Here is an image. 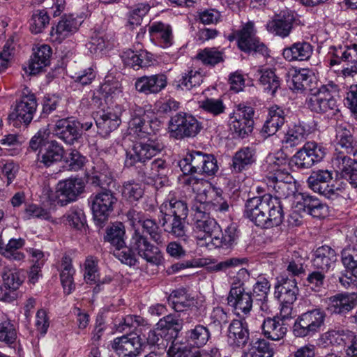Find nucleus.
I'll list each match as a JSON object with an SVG mask.
<instances>
[{"instance_id":"f257e3e1","label":"nucleus","mask_w":357,"mask_h":357,"mask_svg":"<svg viewBox=\"0 0 357 357\" xmlns=\"http://www.w3.org/2000/svg\"><path fill=\"white\" fill-rule=\"evenodd\" d=\"M134 251L151 265L158 266L163 259L160 249L152 244L139 229L134 231L130 240L129 247L126 245L116 247L113 251V255L121 263L132 266L137 262Z\"/></svg>"},{"instance_id":"f03ea898","label":"nucleus","mask_w":357,"mask_h":357,"mask_svg":"<svg viewBox=\"0 0 357 357\" xmlns=\"http://www.w3.org/2000/svg\"><path fill=\"white\" fill-rule=\"evenodd\" d=\"M204 207L203 204H197L192 206V234L198 245L211 249L216 234L220 235V226L205 211Z\"/></svg>"},{"instance_id":"7ed1b4c3","label":"nucleus","mask_w":357,"mask_h":357,"mask_svg":"<svg viewBox=\"0 0 357 357\" xmlns=\"http://www.w3.org/2000/svg\"><path fill=\"white\" fill-rule=\"evenodd\" d=\"M138 139L131 149L126 152L125 160L127 167H136L137 171L146 166V162L164 148L162 143L154 135Z\"/></svg>"},{"instance_id":"20e7f679","label":"nucleus","mask_w":357,"mask_h":357,"mask_svg":"<svg viewBox=\"0 0 357 357\" xmlns=\"http://www.w3.org/2000/svg\"><path fill=\"white\" fill-rule=\"evenodd\" d=\"M337 92V86L334 84L321 85L307 100L308 108L314 112L334 115L339 111L334 94Z\"/></svg>"},{"instance_id":"39448f33","label":"nucleus","mask_w":357,"mask_h":357,"mask_svg":"<svg viewBox=\"0 0 357 357\" xmlns=\"http://www.w3.org/2000/svg\"><path fill=\"white\" fill-rule=\"evenodd\" d=\"M117 201L116 194L110 190H102L91 196L89 202L93 219L97 225L100 227L105 225L113 212Z\"/></svg>"},{"instance_id":"423d86ee","label":"nucleus","mask_w":357,"mask_h":357,"mask_svg":"<svg viewBox=\"0 0 357 357\" xmlns=\"http://www.w3.org/2000/svg\"><path fill=\"white\" fill-rule=\"evenodd\" d=\"M38 107L36 98L28 87L22 91L20 99L16 101L14 110L9 114V120L13 126L24 123L27 126L32 121Z\"/></svg>"},{"instance_id":"0eeeda50","label":"nucleus","mask_w":357,"mask_h":357,"mask_svg":"<svg viewBox=\"0 0 357 357\" xmlns=\"http://www.w3.org/2000/svg\"><path fill=\"white\" fill-rule=\"evenodd\" d=\"M328 56L330 59V65L335 66L341 62L347 63L342 73L344 76L354 77L357 74V45H338L330 47Z\"/></svg>"},{"instance_id":"6e6552de","label":"nucleus","mask_w":357,"mask_h":357,"mask_svg":"<svg viewBox=\"0 0 357 357\" xmlns=\"http://www.w3.org/2000/svg\"><path fill=\"white\" fill-rule=\"evenodd\" d=\"M325 317V312L319 308L301 314L294 324V334L299 337L312 336L320 331L324 324Z\"/></svg>"},{"instance_id":"1a4fd4ad","label":"nucleus","mask_w":357,"mask_h":357,"mask_svg":"<svg viewBox=\"0 0 357 357\" xmlns=\"http://www.w3.org/2000/svg\"><path fill=\"white\" fill-rule=\"evenodd\" d=\"M202 128V124L197 119L186 112L177 113L169 122L171 137L178 139L195 137Z\"/></svg>"},{"instance_id":"9d476101","label":"nucleus","mask_w":357,"mask_h":357,"mask_svg":"<svg viewBox=\"0 0 357 357\" xmlns=\"http://www.w3.org/2000/svg\"><path fill=\"white\" fill-rule=\"evenodd\" d=\"M333 172L328 169L312 171L307 180L308 188L326 198L337 197L342 189L330 184L333 180Z\"/></svg>"},{"instance_id":"9b49d317","label":"nucleus","mask_w":357,"mask_h":357,"mask_svg":"<svg viewBox=\"0 0 357 357\" xmlns=\"http://www.w3.org/2000/svg\"><path fill=\"white\" fill-rule=\"evenodd\" d=\"M326 149L315 142H307L291 158V165L299 169H309L321 162L326 155Z\"/></svg>"},{"instance_id":"f8f14e48","label":"nucleus","mask_w":357,"mask_h":357,"mask_svg":"<svg viewBox=\"0 0 357 357\" xmlns=\"http://www.w3.org/2000/svg\"><path fill=\"white\" fill-rule=\"evenodd\" d=\"M84 189V183L82 178H70L58 183L56 191L50 195V199L61 206H66L76 200Z\"/></svg>"},{"instance_id":"ddd939ff","label":"nucleus","mask_w":357,"mask_h":357,"mask_svg":"<svg viewBox=\"0 0 357 357\" xmlns=\"http://www.w3.org/2000/svg\"><path fill=\"white\" fill-rule=\"evenodd\" d=\"M126 217L135 230L137 229V226L140 225L143 231L149 234L150 238L158 245L164 243L162 229L155 220L149 218L144 212L135 209L129 210L126 213Z\"/></svg>"},{"instance_id":"4468645a","label":"nucleus","mask_w":357,"mask_h":357,"mask_svg":"<svg viewBox=\"0 0 357 357\" xmlns=\"http://www.w3.org/2000/svg\"><path fill=\"white\" fill-rule=\"evenodd\" d=\"M253 116L252 107L239 105L230 116L231 130L234 131L238 137L245 138L252 131Z\"/></svg>"},{"instance_id":"2eb2a0df","label":"nucleus","mask_w":357,"mask_h":357,"mask_svg":"<svg viewBox=\"0 0 357 357\" xmlns=\"http://www.w3.org/2000/svg\"><path fill=\"white\" fill-rule=\"evenodd\" d=\"M236 36L238 46L242 51L245 52H253L264 56L268 54L267 47L256 36L253 22H248L245 24L242 29L236 32Z\"/></svg>"},{"instance_id":"dca6fc26","label":"nucleus","mask_w":357,"mask_h":357,"mask_svg":"<svg viewBox=\"0 0 357 357\" xmlns=\"http://www.w3.org/2000/svg\"><path fill=\"white\" fill-rule=\"evenodd\" d=\"M332 165L340 172L342 178L347 180L354 188H357V159H352L345 155L344 151H340L333 154Z\"/></svg>"},{"instance_id":"f3484780","label":"nucleus","mask_w":357,"mask_h":357,"mask_svg":"<svg viewBox=\"0 0 357 357\" xmlns=\"http://www.w3.org/2000/svg\"><path fill=\"white\" fill-rule=\"evenodd\" d=\"M79 121L72 119H63L56 121L54 135L68 144H74L82 137Z\"/></svg>"},{"instance_id":"a211bd4d","label":"nucleus","mask_w":357,"mask_h":357,"mask_svg":"<svg viewBox=\"0 0 357 357\" xmlns=\"http://www.w3.org/2000/svg\"><path fill=\"white\" fill-rule=\"evenodd\" d=\"M275 172L267 174L266 181L268 188H272L275 192L274 197L280 200L282 197H287L289 194V185L293 181L292 176L288 172L273 169Z\"/></svg>"},{"instance_id":"6ab92c4d","label":"nucleus","mask_w":357,"mask_h":357,"mask_svg":"<svg viewBox=\"0 0 357 357\" xmlns=\"http://www.w3.org/2000/svg\"><path fill=\"white\" fill-rule=\"evenodd\" d=\"M295 21L294 13L290 10H282L266 24L268 32L281 38L287 37L291 31Z\"/></svg>"},{"instance_id":"aec40b11","label":"nucleus","mask_w":357,"mask_h":357,"mask_svg":"<svg viewBox=\"0 0 357 357\" xmlns=\"http://www.w3.org/2000/svg\"><path fill=\"white\" fill-rule=\"evenodd\" d=\"M95 119L98 132L103 137L108 136L117 129L121 122L117 107L97 113Z\"/></svg>"},{"instance_id":"412c9836","label":"nucleus","mask_w":357,"mask_h":357,"mask_svg":"<svg viewBox=\"0 0 357 357\" xmlns=\"http://www.w3.org/2000/svg\"><path fill=\"white\" fill-rule=\"evenodd\" d=\"M270 194L263 196L254 197L247 200L245 205V215L249 218L255 225L260 227L266 220L264 211L268 206L267 200Z\"/></svg>"},{"instance_id":"4be33fe9","label":"nucleus","mask_w":357,"mask_h":357,"mask_svg":"<svg viewBox=\"0 0 357 357\" xmlns=\"http://www.w3.org/2000/svg\"><path fill=\"white\" fill-rule=\"evenodd\" d=\"M64 153L63 147L56 140L47 142L40 149L37 162L39 167L48 168L61 161Z\"/></svg>"},{"instance_id":"5701e85b","label":"nucleus","mask_w":357,"mask_h":357,"mask_svg":"<svg viewBox=\"0 0 357 357\" xmlns=\"http://www.w3.org/2000/svg\"><path fill=\"white\" fill-rule=\"evenodd\" d=\"M295 208L314 218H324L328 213V206L318 198L305 194H301L297 197Z\"/></svg>"},{"instance_id":"b1692460","label":"nucleus","mask_w":357,"mask_h":357,"mask_svg":"<svg viewBox=\"0 0 357 357\" xmlns=\"http://www.w3.org/2000/svg\"><path fill=\"white\" fill-rule=\"evenodd\" d=\"M227 301L228 304L233 307L238 314L240 312L244 314H249L254 302L251 294L245 292V289L241 284L231 288Z\"/></svg>"},{"instance_id":"393cba45","label":"nucleus","mask_w":357,"mask_h":357,"mask_svg":"<svg viewBox=\"0 0 357 357\" xmlns=\"http://www.w3.org/2000/svg\"><path fill=\"white\" fill-rule=\"evenodd\" d=\"M356 298L355 294H337L327 299L326 310L331 314H346L356 307L357 304Z\"/></svg>"},{"instance_id":"a878e982","label":"nucleus","mask_w":357,"mask_h":357,"mask_svg":"<svg viewBox=\"0 0 357 357\" xmlns=\"http://www.w3.org/2000/svg\"><path fill=\"white\" fill-rule=\"evenodd\" d=\"M167 173V164L165 160L158 158L154 160L147 167H143L137 170V178L139 181L149 183V180L156 181L161 179L160 183L167 181L166 175Z\"/></svg>"},{"instance_id":"bb28decb","label":"nucleus","mask_w":357,"mask_h":357,"mask_svg":"<svg viewBox=\"0 0 357 357\" xmlns=\"http://www.w3.org/2000/svg\"><path fill=\"white\" fill-rule=\"evenodd\" d=\"M285 112L278 105H273L268 109V116L261 130V134L264 138L275 135L285 122Z\"/></svg>"},{"instance_id":"cd10ccee","label":"nucleus","mask_w":357,"mask_h":357,"mask_svg":"<svg viewBox=\"0 0 357 357\" xmlns=\"http://www.w3.org/2000/svg\"><path fill=\"white\" fill-rule=\"evenodd\" d=\"M268 208L264 211L265 220L261 225V228H271L279 226L283 221L284 212L282 209V204L277 197H273L269 195L267 200Z\"/></svg>"},{"instance_id":"c85d7f7f","label":"nucleus","mask_w":357,"mask_h":357,"mask_svg":"<svg viewBox=\"0 0 357 357\" xmlns=\"http://www.w3.org/2000/svg\"><path fill=\"white\" fill-rule=\"evenodd\" d=\"M112 348L121 357L137 356L140 354L139 337H129L128 335L116 337L112 343Z\"/></svg>"},{"instance_id":"c756f323","label":"nucleus","mask_w":357,"mask_h":357,"mask_svg":"<svg viewBox=\"0 0 357 357\" xmlns=\"http://www.w3.org/2000/svg\"><path fill=\"white\" fill-rule=\"evenodd\" d=\"M209 154L200 151H192L179 161V167L184 174L197 173L204 174L206 160Z\"/></svg>"},{"instance_id":"7c9ffc66","label":"nucleus","mask_w":357,"mask_h":357,"mask_svg":"<svg viewBox=\"0 0 357 357\" xmlns=\"http://www.w3.org/2000/svg\"><path fill=\"white\" fill-rule=\"evenodd\" d=\"M337 259V257L335 250L328 245H323L314 251L312 264L314 269L328 272L333 268Z\"/></svg>"},{"instance_id":"2f4dec72","label":"nucleus","mask_w":357,"mask_h":357,"mask_svg":"<svg viewBox=\"0 0 357 357\" xmlns=\"http://www.w3.org/2000/svg\"><path fill=\"white\" fill-rule=\"evenodd\" d=\"M167 77L163 74L143 76L135 82L136 89L145 94L157 93L167 86Z\"/></svg>"},{"instance_id":"473e14b6","label":"nucleus","mask_w":357,"mask_h":357,"mask_svg":"<svg viewBox=\"0 0 357 357\" xmlns=\"http://www.w3.org/2000/svg\"><path fill=\"white\" fill-rule=\"evenodd\" d=\"M249 340L247 325L240 320H233L228 328L227 343L233 349L244 347Z\"/></svg>"},{"instance_id":"72a5a7b5","label":"nucleus","mask_w":357,"mask_h":357,"mask_svg":"<svg viewBox=\"0 0 357 357\" xmlns=\"http://www.w3.org/2000/svg\"><path fill=\"white\" fill-rule=\"evenodd\" d=\"M263 335L269 340L279 341L286 335L287 327L284 321L278 317L266 318L262 326Z\"/></svg>"},{"instance_id":"f704fd0d","label":"nucleus","mask_w":357,"mask_h":357,"mask_svg":"<svg viewBox=\"0 0 357 357\" xmlns=\"http://www.w3.org/2000/svg\"><path fill=\"white\" fill-rule=\"evenodd\" d=\"M291 83L293 90L309 91L310 95L318 88L314 75L307 69L295 72L292 75Z\"/></svg>"},{"instance_id":"c9c22d12","label":"nucleus","mask_w":357,"mask_h":357,"mask_svg":"<svg viewBox=\"0 0 357 357\" xmlns=\"http://www.w3.org/2000/svg\"><path fill=\"white\" fill-rule=\"evenodd\" d=\"M172 196L169 194L168 198L160 206V211L163 213V216L186 218L188 214L187 204Z\"/></svg>"},{"instance_id":"e433bc0d","label":"nucleus","mask_w":357,"mask_h":357,"mask_svg":"<svg viewBox=\"0 0 357 357\" xmlns=\"http://www.w3.org/2000/svg\"><path fill=\"white\" fill-rule=\"evenodd\" d=\"M0 272L3 280V285L6 289L14 291L22 284L24 276L16 268L6 266L0 259Z\"/></svg>"},{"instance_id":"4c0bfd02","label":"nucleus","mask_w":357,"mask_h":357,"mask_svg":"<svg viewBox=\"0 0 357 357\" xmlns=\"http://www.w3.org/2000/svg\"><path fill=\"white\" fill-rule=\"evenodd\" d=\"M255 149L243 147L235 153L232 158V169L236 173L241 172L256 161Z\"/></svg>"},{"instance_id":"58836bf2","label":"nucleus","mask_w":357,"mask_h":357,"mask_svg":"<svg viewBox=\"0 0 357 357\" xmlns=\"http://www.w3.org/2000/svg\"><path fill=\"white\" fill-rule=\"evenodd\" d=\"M312 54V46L307 42L295 43L289 47L283 50V56L286 60L305 61L310 59Z\"/></svg>"},{"instance_id":"ea45409f","label":"nucleus","mask_w":357,"mask_h":357,"mask_svg":"<svg viewBox=\"0 0 357 357\" xmlns=\"http://www.w3.org/2000/svg\"><path fill=\"white\" fill-rule=\"evenodd\" d=\"M52 50L47 45L39 47L33 53L29 63L30 74L36 75L50 63Z\"/></svg>"},{"instance_id":"a19ab883","label":"nucleus","mask_w":357,"mask_h":357,"mask_svg":"<svg viewBox=\"0 0 357 357\" xmlns=\"http://www.w3.org/2000/svg\"><path fill=\"white\" fill-rule=\"evenodd\" d=\"M167 300L169 304L176 312H183L194 304V298L185 288L172 291Z\"/></svg>"},{"instance_id":"79ce46f5","label":"nucleus","mask_w":357,"mask_h":357,"mask_svg":"<svg viewBox=\"0 0 357 357\" xmlns=\"http://www.w3.org/2000/svg\"><path fill=\"white\" fill-rule=\"evenodd\" d=\"M259 73L260 74L259 81L264 91L271 96H275L277 91L280 88L281 84V80L276 75L275 70L261 68Z\"/></svg>"},{"instance_id":"37998d69","label":"nucleus","mask_w":357,"mask_h":357,"mask_svg":"<svg viewBox=\"0 0 357 357\" xmlns=\"http://www.w3.org/2000/svg\"><path fill=\"white\" fill-rule=\"evenodd\" d=\"M185 337L191 346L200 348L206 344L211 337V333L207 327L198 324L186 332Z\"/></svg>"},{"instance_id":"c03bdc74","label":"nucleus","mask_w":357,"mask_h":357,"mask_svg":"<svg viewBox=\"0 0 357 357\" xmlns=\"http://www.w3.org/2000/svg\"><path fill=\"white\" fill-rule=\"evenodd\" d=\"M308 135V131L301 123L294 124L290 127L282 139L286 147H294L305 142Z\"/></svg>"},{"instance_id":"a18cd8bd","label":"nucleus","mask_w":357,"mask_h":357,"mask_svg":"<svg viewBox=\"0 0 357 357\" xmlns=\"http://www.w3.org/2000/svg\"><path fill=\"white\" fill-rule=\"evenodd\" d=\"M142 112H143L142 109L138 110V113L135 112L129 121L128 129L130 133L136 135L137 137H147L152 135L149 123L141 115Z\"/></svg>"},{"instance_id":"49530a36","label":"nucleus","mask_w":357,"mask_h":357,"mask_svg":"<svg viewBox=\"0 0 357 357\" xmlns=\"http://www.w3.org/2000/svg\"><path fill=\"white\" fill-rule=\"evenodd\" d=\"M185 220V218L163 216L162 227L164 228L165 231L175 237H183L185 236L186 232Z\"/></svg>"},{"instance_id":"de8ad7c7","label":"nucleus","mask_w":357,"mask_h":357,"mask_svg":"<svg viewBox=\"0 0 357 357\" xmlns=\"http://www.w3.org/2000/svg\"><path fill=\"white\" fill-rule=\"evenodd\" d=\"M24 244L25 241L24 238H10L5 245L2 256L10 261H23L25 255L20 250Z\"/></svg>"},{"instance_id":"09e8293b","label":"nucleus","mask_w":357,"mask_h":357,"mask_svg":"<svg viewBox=\"0 0 357 357\" xmlns=\"http://www.w3.org/2000/svg\"><path fill=\"white\" fill-rule=\"evenodd\" d=\"M238 238L237 229L234 225H229L220 235H217L213 240L212 246L215 248H229L235 243Z\"/></svg>"},{"instance_id":"8fccbe9b","label":"nucleus","mask_w":357,"mask_h":357,"mask_svg":"<svg viewBox=\"0 0 357 357\" xmlns=\"http://www.w3.org/2000/svg\"><path fill=\"white\" fill-rule=\"evenodd\" d=\"M274 349L264 339L257 340L250 348L244 351L241 357H273Z\"/></svg>"},{"instance_id":"3c124183","label":"nucleus","mask_w":357,"mask_h":357,"mask_svg":"<svg viewBox=\"0 0 357 357\" xmlns=\"http://www.w3.org/2000/svg\"><path fill=\"white\" fill-rule=\"evenodd\" d=\"M125 234L124 225L122 222H117L107 229L104 238L116 248L125 245Z\"/></svg>"},{"instance_id":"603ef678","label":"nucleus","mask_w":357,"mask_h":357,"mask_svg":"<svg viewBox=\"0 0 357 357\" xmlns=\"http://www.w3.org/2000/svg\"><path fill=\"white\" fill-rule=\"evenodd\" d=\"M349 128L345 126H340L337 128L336 138L337 140V144L345 150L344 154H354L356 149H354V141L351 132V126H348Z\"/></svg>"},{"instance_id":"864d4df0","label":"nucleus","mask_w":357,"mask_h":357,"mask_svg":"<svg viewBox=\"0 0 357 357\" xmlns=\"http://www.w3.org/2000/svg\"><path fill=\"white\" fill-rule=\"evenodd\" d=\"M156 326L160 327L167 335L171 331L169 338H173L176 337L178 332L181 331L183 322L176 316L169 314L160 319Z\"/></svg>"},{"instance_id":"5fc2aeb1","label":"nucleus","mask_w":357,"mask_h":357,"mask_svg":"<svg viewBox=\"0 0 357 357\" xmlns=\"http://www.w3.org/2000/svg\"><path fill=\"white\" fill-rule=\"evenodd\" d=\"M203 82V75L199 70L190 69L184 73L178 81V88L182 90H190L199 86Z\"/></svg>"},{"instance_id":"6e6d98bb","label":"nucleus","mask_w":357,"mask_h":357,"mask_svg":"<svg viewBox=\"0 0 357 357\" xmlns=\"http://www.w3.org/2000/svg\"><path fill=\"white\" fill-rule=\"evenodd\" d=\"M77 22L72 16H65L58 22L55 28L56 34L59 38H65L77 29Z\"/></svg>"},{"instance_id":"4d7b16f0","label":"nucleus","mask_w":357,"mask_h":357,"mask_svg":"<svg viewBox=\"0 0 357 357\" xmlns=\"http://www.w3.org/2000/svg\"><path fill=\"white\" fill-rule=\"evenodd\" d=\"M62 221L77 229H81L86 222L83 211L78 207H72L63 217Z\"/></svg>"},{"instance_id":"13d9d810","label":"nucleus","mask_w":357,"mask_h":357,"mask_svg":"<svg viewBox=\"0 0 357 357\" xmlns=\"http://www.w3.org/2000/svg\"><path fill=\"white\" fill-rule=\"evenodd\" d=\"M150 32L156 34L161 39L164 47L170 46L172 43V29L169 25L162 22H156L150 27Z\"/></svg>"},{"instance_id":"bf43d9fd","label":"nucleus","mask_w":357,"mask_h":357,"mask_svg":"<svg viewBox=\"0 0 357 357\" xmlns=\"http://www.w3.org/2000/svg\"><path fill=\"white\" fill-rule=\"evenodd\" d=\"M169 339L167 334L158 326L155 329L150 330L146 336L148 344L157 346L162 349H166Z\"/></svg>"},{"instance_id":"052dcab7","label":"nucleus","mask_w":357,"mask_h":357,"mask_svg":"<svg viewBox=\"0 0 357 357\" xmlns=\"http://www.w3.org/2000/svg\"><path fill=\"white\" fill-rule=\"evenodd\" d=\"M143 194L144 189L139 183L132 181L123 183L122 195L129 202L137 201L142 197Z\"/></svg>"},{"instance_id":"680f3d73","label":"nucleus","mask_w":357,"mask_h":357,"mask_svg":"<svg viewBox=\"0 0 357 357\" xmlns=\"http://www.w3.org/2000/svg\"><path fill=\"white\" fill-rule=\"evenodd\" d=\"M50 17L45 10H36L30 20V30L33 33H40L49 24Z\"/></svg>"},{"instance_id":"e2e57ef3","label":"nucleus","mask_w":357,"mask_h":357,"mask_svg":"<svg viewBox=\"0 0 357 357\" xmlns=\"http://www.w3.org/2000/svg\"><path fill=\"white\" fill-rule=\"evenodd\" d=\"M304 260L297 253L288 259L286 270L291 278L300 277L305 275Z\"/></svg>"},{"instance_id":"0e129e2a","label":"nucleus","mask_w":357,"mask_h":357,"mask_svg":"<svg viewBox=\"0 0 357 357\" xmlns=\"http://www.w3.org/2000/svg\"><path fill=\"white\" fill-rule=\"evenodd\" d=\"M197 58L203 63L214 66L223 61L222 53L215 48H206L200 51Z\"/></svg>"},{"instance_id":"69168bd1","label":"nucleus","mask_w":357,"mask_h":357,"mask_svg":"<svg viewBox=\"0 0 357 357\" xmlns=\"http://www.w3.org/2000/svg\"><path fill=\"white\" fill-rule=\"evenodd\" d=\"M326 273L322 270L315 269L308 274L305 285L315 291H320L324 288Z\"/></svg>"},{"instance_id":"338daca9","label":"nucleus","mask_w":357,"mask_h":357,"mask_svg":"<svg viewBox=\"0 0 357 357\" xmlns=\"http://www.w3.org/2000/svg\"><path fill=\"white\" fill-rule=\"evenodd\" d=\"M271 284L267 279L264 278H259L253 285L251 294L254 301H264V298L268 297Z\"/></svg>"},{"instance_id":"774afa93","label":"nucleus","mask_w":357,"mask_h":357,"mask_svg":"<svg viewBox=\"0 0 357 357\" xmlns=\"http://www.w3.org/2000/svg\"><path fill=\"white\" fill-rule=\"evenodd\" d=\"M16 337V330L10 321L7 320L0 323V342L11 344L15 342Z\"/></svg>"}]
</instances>
